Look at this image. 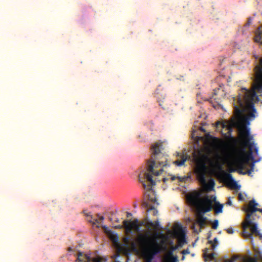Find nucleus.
Wrapping results in <instances>:
<instances>
[{"label":"nucleus","mask_w":262,"mask_h":262,"mask_svg":"<svg viewBox=\"0 0 262 262\" xmlns=\"http://www.w3.org/2000/svg\"><path fill=\"white\" fill-rule=\"evenodd\" d=\"M162 143L158 142L151 147L150 158L146 163V171L143 173V177L139 176V181L147 191L152 190V187L156 185V181L152 179V175L158 176L166 170L170 164L167 163V158L161 150Z\"/></svg>","instance_id":"1"},{"label":"nucleus","mask_w":262,"mask_h":262,"mask_svg":"<svg viewBox=\"0 0 262 262\" xmlns=\"http://www.w3.org/2000/svg\"><path fill=\"white\" fill-rule=\"evenodd\" d=\"M255 74L257 81L254 85L251 91L246 88H242L239 93L237 99V105L234 104V111L236 115L239 116L244 112L245 108L250 111L249 116L255 117L256 109L254 107V102L258 101L255 91L262 92V58L259 60V65L255 68Z\"/></svg>","instance_id":"2"},{"label":"nucleus","mask_w":262,"mask_h":262,"mask_svg":"<svg viewBox=\"0 0 262 262\" xmlns=\"http://www.w3.org/2000/svg\"><path fill=\"white\" fill-rule=\"evenodd\" d=\"M250 118L252 117L249 116V113L247 116L244 117L241 120L236 121L234 119H232L227 125L223 124V127L227 126V129L229 134L232 132L233 127H236L239 132V136L243 140L244 144L248 147L249 149V154L247 156H242L237 161L238 167L243 169L244 167V163H248L250 159L253 160L252 155V149L254 148L255 153L258 154V148L254 147L253 142H251L253 140V137L250 135V128L248 127L246 123H249Z\"/></svg>","instance_id":"3"},{"label":"nucleus","mask_w":262,"mask_h":262,"mask_svg":"<svg viewBox=\"0 0 262 262\" xmlns=\"http://www.w3.org/2000/svg\"><path fill=\"white\" fill-rule=\"evenodd\" d=\"M158 234L156 233L154 235L151 230H148L137 235L136 238L137 246L141 249L145 262H151L156 255L167 249L165 241L158 242L156 236Z\"/></svg>","instance_id":"4"},{"label":"nucleus","mask_w":262,"mask_h":262,"mask_svg":"<svg viewBox=\"0 0 262 262\" xmlns=\"http://www.w3.org/2000/svg\"><path fill=\"white\" fill-rule=\"evenodd\" d=\"M187 199L189 203L197 210L196 221L192 225L191 228L194 233L199 234L206 225V217L204 216V214L211 210L213 202L216 200V197L206 195L201 198V193L196 192L188 195Z\"/></svg>","instance_id":"5"},{"label":"nucleus","mask_w":262,"mask_h":262,"mask_svg":"<svg viewBox=\"0 0 262 262\" xmlns=\"http://www.w3.org/2000/svg\"><path fill=\"white\" fill-rule=\"evenodd\" d=\"M195 172L199 180L203 183L206 182V174L207 170V163L210 159L208 156L205 154L200 155L195 159Z\"/></svg>","instance_id":"6"},{"label":"nucleus","mask_w":262,"mask_h":262,"mask_svg":"<svg viewBox=\"0 0 262 262\" xmlns=\"http://www.w3.org/2000/svg\"><path fill=\"white\" fill-rule=\"evenodd\" d=\"M243 232L245 237L250 238L251 240L253 239V234L256 236H262V235L260 234L257 230V224L253 223L252 219H251V224L250 225H248L247 220H245L243 225Z\"/></svg>","instance_id":"7"},{"label":"nucleus","mask_w":262,"mask_h":262,"mask_svg":"<svg viewBox=\"0 0 262 262\" xmlns=\"http://www.w3.org/2000/svg\"><path fill=\"white\" fill-rule=\"evenodd\" d=\"M258 203L256 202L255 200L252 199L249 202L248 208L246 210V216L245 220H247L248 225L251 224V219L254 213L258 210Z\"/></svg>","instance_id":"8"},{"label":"nucleus","mask_w":262,"mask_h":262,"mask_svg":"<svg viewBox=\"0 0 262 262\" xmlns=\"http://www.w3.org/2000/svg\"><path fill=\"white\" fill-rule=\"evenodd\" d=\"M125 226V231L126 234H128L132 232L134 230L138 234L142 233L140 230L141 227L143 225V222H141L139 224H136L135 223H129V221L125 220L123 221Z\"/></svg>","instance_id":"9"},{"label":"nucleus","mask_w":262,"mask_h":262,"mask_svg":"<svg viewBox=\"0 0 262 262\" xmlns=\"http://www.w3.org/2000/svg\"><path fill=\"white\" fill-rule=\"evenodd\" d=\"M224 180L227 183V186L231 189H238L239 186L233 178L232 175L229 173L224 172L223 175Z\"/></svg>","instance_id":"10"},{"label":"nucleus","mask_w":262,"mask_h":262,"mask_svg":"<svg viewBox=\"0 0 262 262\" xmlns=\"http://www.w3.org/2000/svg\"><path fill=\"white\" fill-rule=\"evenodd\" d=\"M174 234L178 239V245L179 246H182L184 244L186 243L185 232L182 228L174 231Z\"/></svg>","instance_id":"11"},{"label":"nucleus","mask_w":262,"mask_h":262,"mask_svg":"<svg viewBox=\"0 0 262 262\" xmlns=\"http://www.w3.org/2000/svg\"><path fill=\"white\" fill-rule=\"evenodd\" d=\"M176 156L178 159L172 163L179 166L183 165L188 158V155L186 154L179 152H176Z\"/></svg>","instance_id":"12"},{"label":"nucleus","mask_w":262,"mask_h":262,"mask_svg":"<svg viewBox=\"0 0 262 262\" xmlns=\"http://www.w3.org/2000/svg\"><path fill=\"white\" fill-rule=\"evenodd\" d=\"M76 261L80 262H92V258L90 254H83L79 251L77 253Z\"/></svg>","instance_id":"13"},{"label":"nucleus","mask_w":262,"mask_h":262,"mask_svg":"<svg viewBox=\"0 0 262 262\" xmlns=\"http://www.w3.org/2000/svg\"><path fill=\"white\" fill-rule=\"evenodd\" d=\"M145 227L148 230H150V227H152L155 231H158L160 229V225L158 221L152 222H148Z\"/></svg>","instance_id":"14"},{"label":"nucleus","mask_w":262,"mask_h":262,"mask_svg":"<svg viewBox=\"0 0 262 262\" xmlns=\"http://www.w3.org/2000/svg\"><path fill=\"white\" fill-rule=\"evenodd\" d=\"M107 236L114 244L119 245V236L117 234L113 231L108 232Z\"/></svg>","instance_id":"15"},{"label":"nucleus","mask_w":262,"mask_h":262,"mask_svg":"<svg viewBox=\"0 0 262 262\" xmlns=\"http://www.w3.org/2000/svg\"><path fill=\"white\" fill-rule=\"evenodd\" d=\"M123 242L124 243V244L126 245H130L132 249L133 250H134V251L137 250L136 242V243L134 242H130V237H129V236L124 237L123 238Z\"/></svg>","instance_id":"16"},{"label":"nucleus","mask_w":262,"mask_h":262,"mask_svg":"<svg viewBox=\"0 0 262 262\" xmlns=\"http://www.w3.org/2000/svg\"><path fill=\"white\" fill-rule=\"evenodd\" d=\"M214 202L215 204L214 206V210L215 213H221L223 212V208L224 205L223 204H220L219 202L215 201V200L213 202Z\"/></svg>","instance_id":"17"},{"label":"nucleus","mask_w":262,"mask_h":262,"mask_svg":"<svg viewBox=\"0 0 262 262\" xmlns=\"http://www.w3.org/2000/svg\"><path fill=\"white\" fill-rule=\"evenodd\" d=\"M208 250L209 249L207 248L203 250V255L205 260L207 259L212 260L214 257V253H209Z\"/></svg>","instance_id":"18"},{"label":"nucleus","mask_w":262,"mask_h":262,"mask_svg":"<svg viewBox=\"0 0 262 262\" xmlns=\"http://www.w3.org/2000/svg\"><path fill=\"white\" fill-rule=\"evenodd\" d=\"M145 206L147 209V211L153 210V215H156L158 214V210L152 205H149L148 203H145Z\"/></svg>","instance_id":"19"},{"label":"nucleus","mask_w":262,"mask_h":262,"mask_svg":"<svg viewBox=\"0 0 262 262\" xmlns=\"http://www.w3.org/2000/svg\"><path fill=\"white\" fill-rule=\"evenodd\" d=\"M208 243L209 244H211L212 245V249H214L215 247L216 246V244L217 243V239L216 237H215L214 239H213V241H208Z\"/></svg>","instance_id":"20"},{"label":"nucleus","mask_w":262,"mask_h":262,"mask_svg":"<svg viewBox=\"0 0 262 262\" xmlns=\"http://www.w3.org/2000/svg\"><path fill=\"white\" fill-rule=\"evenodd\" d=\"M258 33L256 35L255 40L256 42H260L261 40V34L262 33L259 31Z\"/></svg>","instance_id":"21"},{"label":"nucleus","mask_w":262,"mask_h":262,"mask_svg":"<svg viewBox=\"0 0 262 262\" xmlns=\"http://www.w3.org/2000/svg\"><path fill=\"white\" fill-rule=\"evenodd\" d=\"M214 186V182L213 180H211L208 185V189L211 190L213 189V187Z\"/></svg>","instance_id":"22"},{"label":"nucleus","mask_w":262,"mask_h":262,"mask_svg":"<svg viewBox=\"0 0 262 262\" xmlns=\"http://www.w3.org/2000/svg\"><path fill=\"white\" fill-rule=\"evenodd\" d=\"M89 222L90 223H92L93 225H95L96 224H101V223L100 222L99 220H98L97 219L94 220V221H92V219L89 220Z\"/></svg>","instance_id":"23"},{"label":"nucleus","mask_w":262,"mask_h":262,"mask_svg":"<svg viewBox=\"0 0 262 262\" xmlns=\"http://www.w3.org/2000/svg\"><path fill=\"white\" fill-rule=\"evenodd\" d=\"M177 257H171L170 258H168L165 262H177Z\"/></svg>","instance_id":"24"},{"label":"nucleus","mask_w":262,"mask_h":262,"mask_svg":"<svg viewBox=\"0 0 262 262\" xmlns=\"http://www.w3.org/2000/svg\"><path fill=\"white\" fill-rule=\"evenodd\" d=\"M218 225H219L218 221L215 220L212 224V228L214 230L216 229L217 228Z\"/></svg>","instance_id":"25"},{"label":"nucleus","mask_w":262,"mask_h":262,"mask_svg":"<svg viewBox=\"0 0 262 262\" xmlns=\"http://www.w3.org/2000/svg\"><path fill=\"white\" fill-rule=\"evenodd\" d=\"M254 165L253 164H252L251 165V166H250V169H249V170L247 171V173L249 175H250V174L251 173L252 171H253V170H254ZM245 173H246V172H244V174H245Z\"/></svg>","instance_id":"26"},{"label":"nucleus","mask_w":262,"mask_h":262,"mask_svg":"<svg viewBox=\"0 0 262 262\" xmlns=\"http://www.w3.org/2000/svg\"><path fill=\"white\" fill-rule=\"evenodd\" d=\"M237 258V256H233L231 259L226 260L225 262H234Z\"/></svg>","instance_id":"27"},{"label":"nucleus","mask_w":262,"mask_h":262,"mask_svg":"<svg viewBox=\"0 0 262 262\" xmlns=\"http://www.w3.org/2000/svg\"><path fill=\"white\" fill-rule=\"evenodd\" d=\"M176 179H178L179 180L180 182H183V179H182V178H181L180 177H176V176L171 177V181H173L175 180H176Z\"/></svg>","instance_id":"28"},{"label":"nucleus","mask_w":262,"mask_h":262,"mask_svg":"<svg viewBox=\"0 0 262 262\" xmlns=\"http://www.w3.org/2000/svg\"><path fill=\"white\" fill-rule=\"evenodd\" d=\"M102 229L104 232V233L106 234V235H107V233H108V232H111L112 231L111 230H110L108 228L104 226H103L102 227Z\"/></svg>","instance_id":"29"},{"label":"nucleus","mask_w":262,"mask_h":262,"mask_svg":"<svg viewBox=\"0 0 262 262\" xmlns=\"http://www.w3.org/2000/svg\"><path fill=\"white\" fill-rule=\"evenodd\" d=\"M83 213L85 216H86L87 217H90V220H91L93 219V216H92V215L91 214V212H87L85 210H83Z\"/></svg>","instance_id":"30"},{"label":"nucleus","mask_w":262,"mask_h":262,"mask_svg":"<svg viewBox=\"0 0 262 262\" xmlns=\"http://www.w3.org/2000/svg\"><path fill=\"white\" fill-rule=\"evenodd\" d=\"M225 231L227 232V233L230 234H233L234 233V230L232 228L227 229L225 230Z\"/></svg>","instance_id":"31"},{"label":"nucleus","mask_w":262,"mask_h":262,"mask_svg":"<svg viewBox=\"0 0 262 262\" xmlns=\"http://www.w3.org/2000/svg\"><path fill=\"white\" fill-rule=\"evenodd\" d=\"M114 228L116 229H122L124 228L125 229V226L124 224L123 223V225L116 226L114 227Z\"/></svg>","instance_id":"32"},{"label":"nucleus","mask_w":262,"mask_h":262,"mask_svg":"<svg viewBox=\"0 0 262 262\" xmlns=\"http://www.w3.org/2000/svg\"><path fill=\"white\" fill-rule=\"evenodd\" d=\"M181 253L183 255H185V254H189L190 253V251H189V248H187L186 249H184L182 251Z\"/></svg>","instance_id":"33"},{"label":"nucleus","mask_w":262,"mask_h":262,"mask_svg":"<svg viewBox=\"0 0 262 262\" xmlns=\"http://www.w3.org/2000/svg\"><path fill=\"white\" fill-rule=\"evenodd\" d=\"M179 245H172L171 247H170V250H172V251H175L176 250H177L178 247H179Z\"/></svg>","instance_id":"34"},{"label":"nucleus","mask_w":262,"mask_h":262,"mask_svg":"<svg viewBox=\"0 0 262 262\" xmlns=\"http://www.w3.org/2000/svg\"><path fill=\"white\" fill-rule=\"evenodd\" d=\"M238 199L239 200L243 201L244 200V197L242 193H239L238 195Z\"/></svg>","instance_id":"35"},{"label":"nucleus","mask_w":262,"mask_h":262,"mask_svg":"<svg viewBox=\"0 0 262 262\" xmlns=\"http://www.w3.org/2000/svg\"><path fill=\"white\" fill-rule=\"evenodd\" d=\"M227 204L231 205H232V201H231V198L229 197L228 198V201L227 202Z\"/></svg>","instance_id":"36"},{"label":"nucleus","mask_w":262,"mask_h":262,"mask_svg":"<svg viewBox=\"0 0 262 262\" xmlns=\"http://www.w3.org/2000/svg\"><path fill=\"white\" fill-rule=\"evenodd\" d=\"M172 252H173V251H172L171 250L168 251V255L170 256L168 258H170L171 257H174L172 255Z\"/></svg>","instance_id":"37"},{"label":"nucleus","mask_w":262,"mask_h":262,"mask_svg":"<svg viewBox=\"0 0 262 262\" xmlns=\"http://www.w3.org/2000/svg\"><path fill=\"white\" fill-rule=\"evenodd\" d=\"M248 262H258V261L255 258H251L248 260Z\"/></svg>","instance_id":"38"},{"label":"nucleus","mask_w":262,"mask_h":262,"mask_svg":"<svg viewBox=\"0 0 262 262\" xmlns=\"http://www.w3.org/2000/svg\"><path fill=\"white\" fill-rule=\"evenodd\" d=\"M220 90V89L219 88L217 90H214L213 94L214 95H216L217 94V92Z\"/></svg>","instance_id":"39"},{"label":"nucleus","mask_w":262,"mask_h":262,"mask_svg":"<svg viewBox=\"0 0 262 262\" xmlns=\"http://www.w3.org/2000/svg\"><path fill=\"white\" fill-rule=\"evenodd\" d=\"M99 219V221L101 223V222H102L104 219V217L103 216H100V218Z\"/></svg>","instance_id":"40"},{"label":"nucleus","mask_w":262,"mask_h":262,"mask_svg":"<svg viewBox=\"0 0 262 262\" xmlns=\"http://www.w3.org/2000/svg\"><path fill=\"white\" fill-rule=\"evenodd\" d=\"M150 201L154 203H155L157 201V199L156 197H154V198L150 199Z\"/></svg>","instance_id":"41"},{"label":"nucleus","mask_w":262,"mask_h":262,"mask_svg":"<svg viewBox=\"0 0 262 262\" xmlns=\"http://www.w3.org/2000/svg\"><path fill=\"white\" fill-rule=\"evenodd\" d=\"M129 223H135L136 224H139L137 220H135L133 222H129Z\"/></svg>","instance_id":"42"},{"label":"nucleus","mask_w":262,"mask_h":262,"mask_svg":"<svg viewBox=\"0 0 262 262\" xmlns=\"http://www.w3.org/2000/svg\"><path fill=\"white\" fill-rule=\"evenodd\" d=\"M211 232H209V233H208V235H207V238L209 239L211 237Z\"/></svg>","instance_id":"43"},{"label":"nucleus","mask_w":262,"mask_h":262,"mask_svg":"<svg viewBox=\"0 0 262 262\" xmlns=\"http://www.w3.org/2000/svg\"><path fill=\"white\" fill-rule=\"evenodd\" d=\"M132 215V213L130 212H127L126 216H127V217H130Z\"/></svg>","instance_id":"44"},{"label":"nucleus","mask_w":262,"mask_h":262,"mask_svg":"<svg viewBox=\"0 0 262 262\" xmlns=\"http://www.w3.org/2000/svg\"><path fill=\"white\" fill-rule=\"evenodd\" d=\"M101 216V215H100L99 213H97V217L100 218V216Z\"/></svg>","instance_id":"45"},{"label":"nucleus","mask_w":262,"mask_h":262,"mask_svg":"<svg viewBox=\"0 0 262 262\" xmlns=\"http://www.w3.org/2000/svg\"><path fill=\"white\" fill-rule=\"evenodd\" d=\"M172 244H173V242H172V241H170V242H169V244H170V245H171V246H172Z\"/></svg>","instance_id":"46"},{"label":"nucleus","mask_w":262,"mask_h":262,"mask_svg":"<svg viewBox=\"0 0 262 262\" xmlns=\"http://www.w3.org/2000/svg\"><path fill=\"white\" fill-rule=\"evenodd\" d=\"M217 165L220 168H221V165L220 164L217 163Z\"/></svg>","instance_id":"47"},{"label":"nucleus","mask_w":262,"mask_h":262,"mask_svg":"<svg viewBox=\"0 0 262 262\" xmlns=\"http://www.w3.org/2000/svg\"><path fill=\"white\" fill-rule=\"evenodd\" d=\"M166 178H164V179H163V182H166Z\"/></svg>","instance_id":"48"},{"label":"nucleus","mask_w":262,"mask_h":262,"mask_svg":"<svg viewBox=\"0 0 262 262\" xmlns=\"http://www.w3.org/2000/svg\"><path fill=\"white\" fill-rule=\"evenodd\" d=\"M185 259V256L183 255L182 257V260H184Z\"/></svg>","instance_id":"49"},{"label":"nucleus","mask_w":262,"mask_h":262,"mask_svg":"<svg viewBox=\"0 0 262 262\" xmlns=\"http://www.w3.org/2000/svg\"><path fill=\"white\" fill-rule=\"evenodd\" d=\"M97 228H99V227H100V226H99V225H98V226H97Z\"/></svg>","instance_id":"50"},{"label":"nucleus","mask_w":262,"mask_h":262,"mask_svg":"<svg viewBox=\"0 0 262 262\" xmlns=\"http://www.w3.org/2000/svg\"><path fill=\"white\" fill-rule=\"evenodd\" d=\"M69 249L70 250H71V247H69Z\"/></svg>","instance_id":"51"}]
</instances>
